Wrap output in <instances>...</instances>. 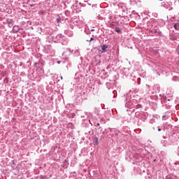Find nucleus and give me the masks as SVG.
I'll return each mask as SVG.
<instances>
[{"instance_id": "obj_26", "label": "nucleus", "mask_w": 179, "mask_h": 179, "mask_svg": "<svg viewBox=\"0 0 179 179\" xmlns=\"http://www.w3.org/2000/svg\"><path fill=\"white\" fill-rule=\"evenodd\" d=\"M106 85H110V83H107Z\"/></svg>"}, {"instance_id": "obj_12", "label": "nucleus", "mask_w": 179, "mask_h": 179, "mask_svg": "<svg viewBox=\"0 0 179 179\" xmlns=\"http://www.w3.org/2000/svg\"><path fill=\"white\" fill-rule=\"evenodd\" d=\"M117 33H121V29H116Z\"/></svg>"}, {"instance_id": "obj_7", "label": "nucleus", "mask_w": 179, "mask_h": 179, "mask_svg": "<svg viewBox=\"0 0 179 179\" xmlns=\"http://www.w3.org/2000/svg\"><path fill=\"white\" fill-rule=\"evenodd\" d=\"M94 142L95 145H99V138L95 137L94 138Z\"/></svg>"}, {"instance_id": "obj_14", "label": "nucleus", "mask_w": 179, "mask_h": 179, "mask_svg": "<svg viewBox=\"0 0 179 179\" xmlns=\"http://www.w3.org/2000/svg\"><path fill=\"white\" fill-rule=\"evenodd\" d=\"M152 31H153V33H157V29H154V30Z\"/></svg>"}, {"instance_id": "obj_20", "label": "nucleus", "mask_w": 179, "mask_h": 179, "mask_svg": "<svg viewBox=\"0 0 179 179\" xmlns=\"http://www.w3.org/2000/svg\"><path fill=\"white\" fill-rule=\"evenodd\" d=\"M97 126H98V127H100V123H97Z\"/></svg>"}, {"instance_id": "obj_2", "label": "nucleus", "mask_w": 179, "mask_h": 179, "mask_svg": "<svg viewBox=\"0 0 179 179\" xmlns=\"http://www.w3.org/2000/svg\"><path fill=\"white\" fill-rule=\"evenodd\" d=\"M126 107H132V102H131V99L129 96L126 97V103H125Z\"/></svg>"}, {"instance_id": "obj_18", "label": "nucleus", "mask_w": 179, "mask_h": 179, "mask_svg": "<svg viewBox=\"0 0 179 179\" xmlns=\"http://www.w3.org/2000/svg\"><path fill=\"white\" fill-rule=\"evenodd\" d=\"M166 143H167V142L164 141L163 145H166Z\"/></svg>"}, {"instance_id": "obj_6", "label": "nucleus", "mask_w": 179, "mask_h": 179, "mask_svg": "<svg viewBox=\"0 0 179 179\" xmlns=\"http://www.w3.org/2000/svg\"><path fill=\"white\" fill-rule=\"evenodd\" d=\"M57 38L58 40H61V38H64V35L59 34H58V35L57 36Z\"/></svg>"}, {"instance_id": "obj_17", "label": "nucleus", "mask_w": 179, "mask_h": 179, "mask_svg": "<svg viewBox=\"0 0 179 179\" xmlns=\"http://www.w3.org/2000/svg\"><path fill=\"white\" fill-rule=\"evenodd\" d=\"M158 131H159V132H160V131H162V129L159 128Z\"/></svg>"}, {"instance_id": "obj_8", "label": "nucleus", "mask_w": 179, "mask_h": 179, "mask_svg": "<svg viewBox=\"0 0 179 179\" xmlns=\"http://www.w3.org/2000/svg\"><path fill=\"white\" fill-rule=\"evenodd\" d=\"M7 23H8V26H12V20H7Z\"/></svg>"}, {"instance_id": "obj_13", "label": "nucleus", "mask_w": 179, "mask_h": 179, "mask_svg": "<svg viewBox=\"0 0 179 179\" xmlns=\"http://www.w3.org/2000/svg\"><path fill=\"white\" fill-rule=\"evenodd\" d=\"M93 40H94V38L91 37V38H90V41H93Z\"/></svg>"}, {"instance_id": "obj_25", "label": "nucleus", "mask_w": 179, "mask_h": 179, "mask_svg": "<svg viewBox=\"0 0 179 179\" xmlns=\"http://www.w3.org/2000/svg\"><path fill=\"white\" fill-rule=\"evenodd\" d=\"M87 41H89L90 43V40H87Z\"/></svg>"}, {"instance_id": "obj_24", "label": "nucleus", "mask_w": 179, "mask_h": 179, "mask_svg": "<svg viewBox=\"0 0 179 179\" xmlns=\"http://www.w3.org/2000/svg\"><path fill=\"white\" fill-rule=\"evenodd\" d=\"M13 164H15V161H13Z\"/></svg>"}, {"instance_id": "obj_21", "label": "nucleus", "mask_w": 179, "mask_h": 179, "mask_svg": "<svg viewBox=\"0 0 179 179\" xmlns=\"http://www.w3.org/2000/svg\"><path fill=\"white\" fill-rule=\"evenodd\" d=\"M159 96H160V97H163V95H162V94H159Z\"/></svg>"}, {"instance_id": "obj_28", "label": "nucleus", "mask_w": 179, "mask_h": 179, "mask_svg": "<svg viewBox=\"0 0 179 179\" xmlns=\"http://www.w3.org/2000/svg\"><path fill=\"white\" fill-rule=\"evenodd\" d=\"M154 162H156V159H155Z\"/></svg>"}, {"instance_id": "obj_23", "label": "nucleus", "mask_w": 179, "mask_h": 179, "mask_svg": "<svg viewBox=\"0 0 179 179\" xmlns=\"http://www.w3.org/2000/svg\"><path fill=\"white\" fill-rule=\"evenodd\" d=\"M91 31H94V29H91Z\"/></svg>"}, {"instance_id": "obj_9", "label": "nucleus", "mask_w": 179, "mask_h": 179, "mask_svg": "<svg viewBox=\"0 0 179 179\" xmlns=\"http://www.w3.org/2000/svg\"><path fill=\"white\" fill-rule=\"evenodd\" d=\"M152 16H154V17H157V13H153Z\"/></svg>"}, {"instance_id": "obj_1", "label": "nucleus", "mask_w": 179, "mask_h": 179, "mask_svg": "<svg viewBox=\"0 0 179 179\" xmlns=\"http://www.w3.org/2000/svg\"><path fill=\"white\" fill-rule=\"evenodd\" d=\"M67 51H69L71 54H73L74 57H79L80 55V50L79 49L77 50H71V48H68Z\"/></svg>"}, {"instance_id": "obj_16", "label": "nucleus", "mask_w": 179, "mask_h": 179, "mask_svg": "<svg viewBox=\"0 0 179 179\" xmlns=\"http://www.w3.org/2000/svg\"><path fill=\"white\" fill-rule=\"evenodd\" d=\"M142 106L141 104L137 105V107H141Z\"/></svg>"}, {"instance_id": "obj_11", "label": "nucleus", "mask_w": 179, "mask_h": 179, "mask_svg": "<svg viewBox=\"0 0 179 179\" xmlns=\"http://www.w3.org/2000/svg\"><path fill=\"white\" fill-rule=\"evenodd\" d=\"M162 117H163V118L169 119V116H167V115H163Z\"/></svg>"}, {"instance_id": "obj_4", "label": "nucleus", "mask_w": 179, "mask_h": 179, "mask_svg": "<svg viewBox=\"0 0 179 179\" xmlns=\"http://www.w3.org/2000/svg\"><path fill=\"white\" fill-rule=\"evenodd\" d=\"M13 30L14 33H17V31H19V30H20V27L19 26H17V25H15L13 27Z\"/></svg>"}, {"instance_id": "obj_27", "label": "nucleus", "mask_w": 179, "mask_h": 179, "mask_svg": "<svg viewBox=\"0 0 179 179\" xmlns=\"http://www.w3.org/2000/svg\"><path fill=\"white\" fill-rule=\"evenodd\" d=\"M35 65H37V63H35Z\"/></svg>"}, {"instance_id": "obj_19", "label": "nucleus", "mask_w": 179, "mask_h": 179, "mask_svg": "<svg viewBox=\"0 0 179 179\" xmlns=\"http://www.w3.org/2000/svg\"><path fill=\"white\" fill-rule=\"evenodd\" d=\"M57 64H61V61H57Z\"/></svg>"}, {"instance_id": "obj_3", "label": "nucleus", "mask_w": 179, "mask_h": 179, "mask_svg": "<svg viewBox=\"0 0 179 179\" xmlns=\"http://www.w3.org/2000/svg\"><path fill=\"white\" fill-rule=\"evenodd\" d=\"M101 52H106V50L108 48V46L107 45H103L101 46Z\"/></svg>"}, {"instance_id": "obj_15", "label": "nucleus", "mask_w": 179, "mask_h": 179, "mask_svg": "<svg viewBox=\"0 0 179 179\" xmlns=\"http://www.w3.org/2000/svg\"><path fill=\"white\" fill-rule=\"evenodd\" d=\"M157 51H159V50H155V54H156L157 52Z\"/></svg>"}, {"instance_id": "obj_29", "label": "nucleus", "mask_w": 179, "mask_h": 179, "mask_svg": "<svg viewBox=\"0 0 179 179\" xmlns=\"http://www.w3.org/2000/svg\"><path fill=\"white\" fill-rule=\"evenodd\" d=\"M159 1H163V0H159Z\"/></svg>"}, {"instance_id": "obj_5", "label": "nucleus", "mask_w": 179, "mask_h": 179, "mask_svg": "<svg viewBox=\"0 0 179 179\" xmlns=\"http://www.w3.org/2000/svg\"><path fill=\"white\" fill-rule=\"evenodd\" d=\"M173 27L176 30H179V23H175Z\"/></svg>"}, {"instance_id": "obj_10", "label": "nucleus", "mask_w": 179, "mask_h": 179, "mask_svg": "<svg viewBox=\"0 0 179 179\" xmlns=\"http://www.w3.org/2000/svg\"><path fill=\"white\" fill-rule=\"evenodd\" d=\"M61 20V17H58V18H57V23H59V21Z\"/></svg>"}, {"instance_id": "obj_22", "label": "nucleus", "mask_w": 179, "mask_h": 179, "mask_svg": "<svg viewBox=\"0 0 179 179\" xmlns=\"http://www.w3.org/2000/svg\"><path fill=\"white\" fill-rule=\"evenodd\" d=\"M61 78V80H62V79H64V78L62 76L60 77Z\"/></svg>"}]
</instances>
